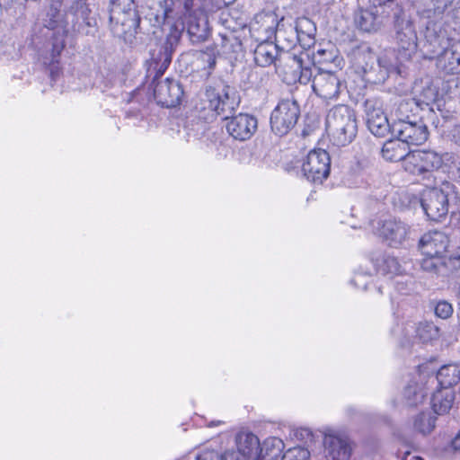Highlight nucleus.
I'll return each mask as SVG.
<instances>
[{
	"mask_svg": "<svg viewBox=\"0 0 460 460\" xmlns=\"http://www.w3.org/2000/svg\"><path fill=\"white\" fill-rule=\"evenodd\" d=\"M366 277L364 275L358 274L354 277L353 279H351V284L356 286L357 288H359V285H362L364 289L367 288L368 282L365 281Z\"/></svg>",
	"mask_w": 460,
	"mask_h": 460,
	"instance_id": "49530a36",
	"label": "nucleus"
},
{
	"mask_svg": "<svg viewBox=\"0 0 460 460\" xmlns=\"http://www.w3.org/2000/svg\"><path fill=\"white\" fill-rule=\"evenodd\" d=\"M60 3H52L42 17L44 27L54 31L52 37L51 60L49 62L51 75L54 76L59 71V57L66 47V38L69 31V19L66 13L60 11Z\"/></svg>",
	"mask_w": 460,
	"mask_h": 460,
	"instance_id": "423d86ee",
	"label": "nucleus"
},
{
	"mask_svg": "<svg viewBox=\"0 0 460 460\" xmlns=\"http://www.w3.org/2000/svg\"><path fill=\"white\" fill-rule=\"evenodd\" d=\"M378 225V234L390 246L397 247L405 241L408 227L403 222L396 219H387L380 222Z\"/></svg>",
	"mask_w": 460,
	"mask_h": 460,
	"instance_id": "b1692460",
	"label": "nucleus"
},
{
	"mask_svg": "<svg viewBox=\"0 0 460 460\" xmlns=\"http://www.w3.org/2000/svg\"><path fill=\"white\" fill-rule=\"evenodd\" d=\"M451 447L454 451H460V431L458 434L452 439Z\"/></svg>",
	"mask_w": 460,
	"mask_h": 460,
	"instance_id": "8fccbe9b",
	"label": "nucleus"
},
{
	"mask_svg": "<svg viewBox=\"0 0 460 460\" xmlns=\"http://www.w3.org/2000/svg\"><path fill=\"white\" fill-rule=\"evenodd\" d=\"M434 312L438 317L441 319H447L452 316L454 309L449 302L442 300L437 303Z\"/></svg>",
	"mask_w": 460,
	"mask_h": 460,
	"instance_id": "79ce46f5",
	"label": "nucleus"
},
{
	"mask_svg": "<svg viewBox=\"0 0 460 460\" xmlns=\"http://www.w3.org/2000/svg\"><path fill=\"white\" fill-rule=\"evenodd\" d=\"M284 53H289L288 51L279 49L278 44L264 40L257 45L254 49V61L261 66L267 67L270 65H274L277 70L283 72V57Z\"/></svg>",
	"mask_w": 460,
	"mask_h": 460,
	"instance_id": "4be33fe9",
	"label": "nucleus"
},
{
	"mask_svg": "<svg viewBox=\"0 0 460 460\" xmlns=\"http://www.w3.org/2000/svg\"><path fill=\"white\" fill-rule=\"evenodd\" d=\"M414 97L410 101L401 102L397 111L403 115L407 112H412L413 109H420L430 115H434L431 105L437 101L438 96V88L431 82L427 81L424 84L416 85L414 88Z\"/></svg>",
	"mask_w": 460,
	"mask_h": 460,
	"instance_id": "dca6fc26",
	"label": "nucleus"
},
{
	"mask_svg": "<svg viewBox=\"0 0 460 460\" xmlns=\"http://www.w3.org/2000/svg\"><path fill=\"white\" fill-rule=\"evenodd\" d=\"M455 400V392L451 388H441L440 386L433 393L431 405L435 413L445 414L451 409Z\"/></svg>",
	"mask_w": 460,
	"mask_h": 460,
	"instance_id": "7c9ffc66",
	"label": "nucleus"
},
{
	"mask_svg": "<svg viewBox=\"0 0 460 460\" xmlns=\"http://www.w3.org/2000/svg\"><path fill=\"white\" fill-rule=\"evenodd\" d=\"M449 245V238L439 231L424 234L419 248L423 255L420 261L421 269L437 276H447L460 270V246L446 255Z\"/></svg>",
	"mask_w": 460,
	"mask_h": 460,
	"instance_id": "f03ea898",
	"label": "nucleus"
},
{
	"mask_svg": "<svg viewBox=\"0 0 460 460\" xmlns=\"http://www.w3.org/2000/svg\"><path fill=\"white\" fill-rule=\"evenodd\" d=\"M300 107L294 99H283L279 102L270 114L271 131L279 136H286L297 123Z\"/></svg>",
	"mask_w": 460,
	"mask_h": 460,
	"instance_id": "ddd939ff",
	"label": "nucleus"
},
{
	"mask_svg": "<svg viewBox=\"0 0 460 460\" xmlns=\"http://www.w3.org/2000/svg\"><path fill=\"white\" fill-rule=\"evenodd\" d=\"M460 381V368L456 365H446L439 368L435 376H430L429 384H437L441 388H451Z\"/></svg>",
	"mask_w": 460,
	"mask_h": 460,
	"instance_id": "cd10ccee",
	"label": "nucleus"
},
{
	"mask_svg": "<svg viewBox=\"0 0 460 460\" xmlns=\"http://www.w3.org/2000/svg\"><path fill=\"white\" fill-rule=\"evenodd\" d=\"M357 27L366 32H376L389 19L382 17L381 13L376 9H359L355 13Z\"/></svg>",
	"mask_w": 460,
	"mask_h": 460,
	"instance_id": "393cba45",
	"label": "nucleus"
},
{
	"mask_svg": "<svg viewBox=\"0 0 460 460\" xmlns=\"http://www.w3.org/2000/svg\"><path fill=\"white\" fill-rule=\"evenodd\" d=\"M202 0H159V10L156 13L152 12L149 15L150 22H155L154 26H161L169 18L181 19L187 15H191L195 10L203 9L205 6Z\"/></svg>",
	"mask_w": 460,
	"mask_h": 460,
	"instance_id": "f8f14e48",
	"label": "nucleus"
},
{
	"mask_svg": "<svg viewBox=\"0 0 460 460\" xmlns=\"http://www.w3.org/2000/svg\"><path fill=\"white\" fill-rule=\"evenodd\" d=\"M284 449V442L276 437L266 438L260 448L256 460H278Z\"/></svg>",
	"mask_w": 460,
	"mask_h": 460,
	"instance_id": "2f4dec72",
	"label": "nucleus"
},
{
	"mask_svg": "<svg viewBox=\"0 0 460 460\" xmlns=\"http://www.w3.org/2000/svg\"><path fill=\"white\" fill-rule=\"evenodd\" d=\"M184 95L182 84L175 79L166 78L159 82L154 88V96L158 104L163 107H176Z\"/></svg>",
	"mask_w": 460,
	"mask_h": 460,
	"instance_id": "412c9836",
	"label": "nucleus"
},
{
	"mask_svg": "<svg viewBox=\"0 0 460 460\" xmlns=\"http://www.w3.org/2000/svg\"><path fill=\"white\" fill-rule=\"evenodd\" d=\"M408 456H410V452L409 451L404 452L403 456L402 457V460H406V457Z\"/></svg>",
	"mask_w": 460,
	"mask_h": 460,
	"instance_id": "864d4df0",
	"label": "nucleus"
},
{
	"mask_svg": "<svg viewBox=\"0 0 460 460\" xmlns=\"http://www.w3.org/2000/svg\"><path fill=\"white\" fill-rule=\"evenodd\" d=\"M236 452H240L246 460H256L260 448V440L256 435L249 431H241L235 437Z\"/></svg>",
	"mask_w": 460,
	"mask_h": 460,
	"instance_id": "bb28decb",
	"label": "nucleus"
},
{
	"mask_svg": "<svg viewBox=\"0 0 460 460\" xmlns=\"http://www.w3.org/2000/svg\"><path fill=\"white\" fill-rule=\"evenodd\" d=\"M188 33L193 42H200L208 37L207 22L200 24L198 22L190 21L188 24Z\"/></svg>",
	"mask_w": 460,
	"mask_h": 460,
	"instance_id": "ea45409f",
	"label": "nucleus"
},
{
	"mask_svg": "<svg viewBox=\"0 0 460 460\" xmlns=\"http://www.w3.org/2000/svg\"><path fill=\"white\" fill-rule=\"evenodd\" d=\"M416 336L421 342L427 343L438 338L439 329L433 323L421 322L417 327Z\"/></svg>",
	"mask_w": 460,
	"mask_h": 460,
	"instance_id": "e433bc0d",
	"label": "nucleus"
},
{
	"mask_svg": "<svg viewBox=\"0 0 460 460\" xmlns=\"http://www.w3.org/2000/svg\"><path fill=\"white\" fill-rule=\"evenodd\" d=\"M331 157L324 149H314L308 153L302 164L305 177L314 183H323L330 174Z\"/></svg>",
	"mask_w": 460,
	"mask_h": 460,
	"instance_id": "a211bd4d",
	"label": "nucleus"
},
{
	"mask_svg": "<svg viewBox=\"0 0 460 460\" xmlns=\"http://www.w3.org/2000/svg\"><path fill=\"white\" fill-rule=\"evenodd\" d=\"M411 459H413V460H422V458L420 457V456H412Z\"/></svg>",
	"mask_w": 460,
	"mask_h": 460,
	"instance_id": "5fc2aeb1",
	"label": "nucleus"
},
{
	"mask_svg": "<svg viewBox=\"0 0 460 460\" xmlns=\"http://www.w3.org/2000/svg\"><path fill=\"white\" fill-rule=\"evenodd\" d=\"M283 61V80L287 84L299 82L307 84L314 80L313 67H316L307 52H301L299 55L284 53Z\"/></svg>",
	"mask_w": 460,
	"mask_h": 460,
	"instance_id": "9d476101",
	"label": "nucleus"
},
{
	"mask_svg": "<svg viewBox=\"0 0 460 460\" xmlns=\"http://www.w3.org/2000/svg\"><path fill=\"white\" fill-rule=\"evenodd\" d=\"M298 434L301 436V437H304V436H306V437H311L312 434L310 432L309 429H301L300 430H297L296 435L298 436Z\"/></svg>",
	"mask_w": 460,
	"mask_h": 460,
	"instance_id": "3c124183",
	"label": "nucleus"
},
{
	"mask_svg": "<svg viewBox=\"0 0 460 460\" xmlns=\"http://www.w3.org/2000/svg\"><path fill=\"white\" fill-rule=\"evenodd\" d=\"M196 460H221V455L215 450H203L195 456Z\"/></svg>",
	"mask_w": 460,
	"mask_h": 460,
	"instance_id": "c03bdc74",
	"label": "nucleus"
},
{
	"mask_svg": "<svg viewBox=\"0 0 460 460\" xmlns=\"http://www.w3.org/2000/svg\"><path fill=\"white\" fill-rule=\"evenodd\" d=\"M451 40L452 38L448 32V40H447L445 47H441L433 52L429 42L424 40L423 49L425 50L426 54L429 56V58L438 56V67L447 74L453 75L460 72V53L453 49V47L449 48Z\"/></svg>",
	"mask_w": 460,
	"mask_h": 460,
	"instance_id": "aec40b11",
	"label": "nucleus"
},
{
	"mask_svg": "<svg viewBox=\"0 0 460 460\" xmlns=\"http://www.w3.org/2000/svg\"><path fill=\"white\" fill-rule=\"evenodd\" d=\"M223 422L220 421V420H217V421H212L209 426L212 427V426H218L220 424H222Z\"/></svg>",
	"mask_w": 460,
	"mask_h": 460,
	"instance_id": "603ef678",
	"label": "nucleus"
},
{
	"mask_svg": "<svg viewBox=\"0 0 460 460\" xmlns=\"http://www.w3.org/2000/svg\"><path fill=\"white\" fill-rule=\"evenodd\" d=\"M452 18L456 22H460V0L457 2L455 8H453L452 12Z\"/></svg>",
	"mask_w": 460,
	"mask_h": 460,
	"instance_id": "09e8293b",
	"label": "nucleus"
},
{
	"mask_svg": "<svg viewBox=\"0 0 460 460\" xmlns=\"http://www.w3.org/2000/svg\"><path fill=\"white\" fill-rule=\"evenodd\" d=\"M309 456L310 453L307 449L301 447H295L285 452L281 460H307Z\"/></svg>",
	"mask_w": 460,
	"mask_h": 460,
	"instance_id": "a19ab883",
	"label": "nucleus"
},
{
	"mask_svg": "<svg viewBox=\"0 0 460 460\" xmlns=\"http://www.w3.org/2000/svg\"><path fill=\"white\" fill-rule=\"evenodd\" d=\"M370 7L381 13L382 17L394 18V8L402 6L397 0H369Z\"/></svg>",
	"mask_w": 460,
	"mask_h": 460,
	"instance_id": "4c0bfd02",
	"label": "nucleus"
},
{
	"mask_svg": "<svg viewBox=\"0 0 460 460\" xmlns=\"http://www.w3.org/2000/svg\"><path fill=\"white\" fill-rule=\"evenodd\" d=\"M232 40H233L234 42H230L231 40L225 37L224 38V45H223V47L226 48L227 44L230 43L231 47H237V48L241 49L242 43L238 40V39L235 38V37H233Z\"/></svg>",
	"mask_w": 460,
	"mask_h": 460,
	"instance_id": "de8ad7c7",
	"label": "nucleus"
},
{
	"mask_svg": "<svg viewBox=\"0 0 460 460\" xmlns=\"http://www.w3.org/2000/svg\"><path fill=\"white\" fill-rule=\"evenodd\" d=\"M326 131L337 146H344L353 141L358 132V122L353 109L346 104L332 107L326 115Z\"/></svg>",
	"mask_w": 460,
	"mask_h": 460,
	"instance_id": "39448f33",
	"label": "nucleus"
},
{
	"mask_svg": "<svg viewBox=\"0 0 460 460\" xmlns=\"http://www.w3.org/2000/svg\"><path fill=\"white\" fill-rule=\"evenodd\" d=\"M396 121L392 124V134L402 139L409 147L410 145L424 144L429 136L428 126L423 117L409 112L403 115L396 111Z\"/></svg>",
	"mask_w": 460,
	"mask_h": 460,
	"instance_id": "0eeeda50",
	"label": "nucleus"
},
{
	"mask_svg": "<svg viewBox=\"0 0 460 460\" xmlns=\"http://www.w3.org/2000/svg\"><path fill=\"white\" fill-rule=\"evenodd\" d=\"M426 186L421 194V208L430 220L440 221L448 213L447 194L434 183H426Z\"/></svg>",
	"mask_w": 460,
	"mask_h": 460,
	"instance_id": "2eb2a0df",
	"label": "nucleus"
},
{
	"mask_svg": "<svg viewBox=\"0 0 460 460\" xmlns=\"http://www.w3.org/2000/svg\"><path fill=\"white\" fill-rule=\"evenodd\" d=\"M437 417L429 412H421L418 414L413 422L414 429L423 434H429L436 426Z\"/></svg>",
	"mask_w": 460,
	"mask_h": 460,
	"instance_id": "c9c22d12",
	"label": "nucleus"
},
{
	"mask_svg": "<svg viewBox=\"0 0 460 460\" xmlns=\"http://www.w3.org/2000/svg\"><path fill=\"white\" fill-rule=\"evenodd\" d=\"M394 57V50H387L381 57L376 58V62L361 75L363 80L368 84H384L391 74H400V66L402 64Z\"/></svg>",
	"mask_w": 460,
	"mask_h": 460,
	"instance_id": "f3484780",
	"label": "nucleus"
},
{
	"mask_svg": "<svg viewBox=\"0 0 460 460\" xmlns=\"http://www.w3.org/2000/svg\"><path fill=\"white\" fill-rule=\"evenodd\" d=\"M325 456L328 460H349L351 447L347 439L339 436L326 435L324 437Z\"/></svg>",
	"mask_w": 460,
	"mask_h": 460,
	"instance_id": "a878e982",
	"label": "nucleus"
},
{
	"mask_svg": "<svg viewBox=\"0 0 460 460\" xmlns=\"http://www.w3.org/2000/svg\"><path fill=\"white\" fill-rule=\"evenodd\" d=\"M205 102L213 116H220L227 120L226 128L234 139H250L258 128V120L254 115L239 113L234 115L240 103L236 91L229 85L208 86L205 92Z\"/></svg>",
	"mask_w": 460,
	"mask_h": 460,
	"instance_id": "f257e3e1",
	"label": "nucleus"
},
{
	"mask_svg": "<svg viewBox=\"0 0 460 460\" xmlns=\"http://www.w3.org/2000/svg\"><path fill=\"white\" fill-rule=\"evenodd\" d=\"M318 57V62L321 64L332 63L339 70H341V63L343 62L342 58L340 56L338 49L332 48L331 49H319L316 51Z\"/></svg>",
	"mask_w": 460,
	"mask_h": 460,
	"instance_id": "58836bf2",
	"label": "nucleus"
},
{
	"mask_svg": "<svg viewBox=\"0 0 460 460\" xmlns=\"http://www.w3.org/2000/svg\"><path fill=\"white\" fill-rule=\"evenodd\" d=\"M255 23L260 24L257 30H261L269 35L275 34L277 41H287L288 45H294L296 42H290L288 39L289 31L288 26L283 22V19L279 21L274 13H261L255 16Z\"/></svg>",
	"mask_w": 460,
	"mask_h": 460,
	"instance_id": "5701e85b",
	"label": "nucleus"
},
{
	"mask_svg": "<svg viewBox=\"0 0 460 460\" xmlns=\"http://www.w3.org/2000/svg\"><path fill=\"white\" fill-rule=\"evenodd\" d=\"M288 29L289 31L288 40L290 42H296L297 40L300 41L303 40L304 36L312 38L315 31V26L314 22L306 17L298 18L296 21L295 26L288 24Z\"/></svg>",
	"mask_w": 460,
	"mask_h": 460,
	"instance_id": "473e14b6",
	"label": "nucleus"
},
{
	"mask_svg": "<svg viewBox=\"0 0 460 460\" xmlns=\"http://www.w3.org/2000/svg\"><path fill=\"white\" fill-rule=\"evenodd\" d=\"M364 111L367 116V125L370 132L378 137L392 133V124L389 123L383 110L382 102L376 98H369L364 102Z\"/></svg>",
	"mask_w": 460,
	"mask_h": 460,
	"instance_id": "6ab92c4d",
	"label": "nucleus"
},
{
	"mask_svg": "<svg viewBox=\"0 0 460 460\" xmlns=\"http://www.w3.org/2000/svg\"><path fill=\"white\" fill-rule=\"evenodd\" d=\"M339 71L317 67L312 84L317 96L323 100H337L339 98L343 86Z\"/></svg>",
	"mask_w": 460,
	"mask_h": 460,
	"instance_id": "4468645a",
	"label": "nucleus"
},
{
	"mask_svg": "<svg viewBox=\"0 0 460 460\" xmlns=\"http://www.w3.org/2000/svg\"><path fill=\"white\" fill-rule=\"evenodd\" d=\"M371 261L376 270L382 275H400L402 269L394 256L375 252L372 254Z\"/></svg>",
	"mask_w": 460,
	"mask_h": 460,
	"instance_id": "c756f323",
	"label": "nucleus"
},
{
	"mask_svg": "<svg viewBox=\"0 0 460 460\" xmlns=\"http://www.w3.org/2000/svg\"><path fill=\"white\" fill-rule=\"evenodd\" d=\"M444 160L440 154L433 150H417L406 158L405 171L419 177L427 183L436 182L434 172L443 165Z\"/></svg>",
	"mask_w": 460,
	"mask_h": 460,
	"instance_id": "6e6552de",
	"label": "nucleus"
},
{
	"mask_svg": "<svg viewBox=\"0 0 460 460\" xmlns=\"http://www.w3.org/2000/svg\"><path fill=\"white\" fill-rule=\"evenodd\" d=\"M249 78L256 88H260L265 85L264 81L268 79V74L263 71H252Z\"/></svg>",
	"mask_w": 460,
	"mask_h": 460,
	"instance_id": "37998d69",
	"label": "nucleus"
},
{
	"mask_svg": "<svg viewBox=\"0 0 460 460\" xmlns=\"http://www.w3.org/2000/svg\"><path fill=\"white\" fill-rule=\"evenodd\" d=\"M201 60L208 64V69H213L216 66L217 58L212 51L203 52L200 56Z\"/></svg>",
	"mask_w": 460,
	"mask_h": 460,
	"instance_id": "a18cd8bd",
	"label": "nucleus"
},
{
	"mask_svg": "<svg viewBox=\"0 0 460 460\" xmlns=\"http://www.w3.org/2000/svg\"><path fill=\"white\" fill-rule=\"evenodd\" d=\"M353 66L357 73L362 75L375 62L376 56L368 46H360L353 50Z\"/></svg>",
	"mask_w": 460,
	"mask_h": 460,
	"instance_id": "72a5a7b5",
	"label": "nucleus"
},
{
	"mask_svg": "<svg viewBox=\"0 0 460 460\" xmlns=\"http://www.w3.org/2000/svg\"><path fill=\"white\" fill-rule=\"evenodd\" d=\"M88 0H66V16L71 23V31L83 35H94L97 21L92 15Z\"/></svg>",
	"mask_w": 460,
	"mask_h": 460,
	"instance_id": "9b49d317",
	"label": "nucleus"
},
{
	"mask_svg": "<svg viewBox=\"0 0 460 460\" xmlns=\"http://www.w3.org/2000/svg\"><path fill=\"white\" fill-rule=\"evenodd\" d=\"M382 156L390 162H399L403 160L406 163V158L411 154L407 145L398 137L396 139L387 140L381 150Z\"/></svg>",
	"mask_w": 460,
	"mask_h": 460,
	"instance_id": "c85d7f7f",
	"label": "nucleus"
},
{
	"mask_svg": "<svg viewBox=\"0 0 460 460\" xmlns=\"http://www.w3.org/2000/svg\"><path fill=\"white\" fill-rule=\"evenodd\" d=\"M181 34V30L175 25H172L163 44L152 53L147 75L149 77L153 76V82L161 77L169 67Z\"/></svg>",
	"mask_w": 460,
	"mask_h": 460,
	"instance_id": "1a4fd4ad",
	"label": "nucleus"
},
{
	"mask_svg": "<svg viewBox=\"0 0 460 460\" xmlns=\"http://www.w3.org/2000/svg\"><path fill=\"white\" fill-rule=\"evenodd\" d=\"M394 18L391 19L394 40L396 43L394 58L403 64L411 60L418 48V36L413 19L403 6L394 9Z\"/></svg>",
	"mask_w": 460,
	"mask_h": 460,
	"instance_id": "20e7f679",
	"label": "nucleus"
},
{
	"mask_svg": "<svg viewBox=\"0 0 460 460\" xmlns=\"http://www.w3.org/2000/svg\"><path fill=\"white\" fill-rule=\"evenodd\" d=\"M455 0H417L414 6L420 19H426L424 40L431 50L445 47L448 40V25L444 21L445 13L452 7Z\"/></svg>",
	"mask_w": 460,
	"mask_h": 460,
	"instance_id": "7ed1b4c3",
	"label": "nucleus"
},
{
	"mask_svg": "<svg viewBox=\"0 0 460 460\" xmlns=\"http://www.w3.org/2000/svg\"><path fill=\"white\" fill-rule=\"evenodd\" d=\"M427 396V392L416 383L409 384L403 391L405 404L410 407L421 403Z\"/></svg>",
	"mask_w": 460,
	"mask_h": 460,
	"instance_id": "f704fd0d",
	"label": "nucleus"
}]
</instances>
